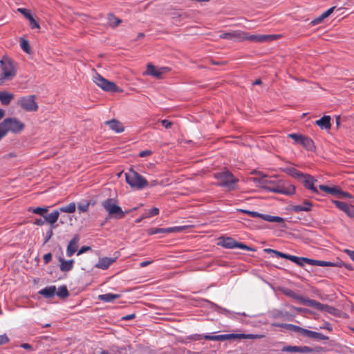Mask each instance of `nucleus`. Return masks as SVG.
<instances>
[{
  "instance_id": "nucleus-1",
  "label": "nucleus",
  "mask_w": 354,
  "mask_h": 354,
  "mask_svg": "<svg viewBox=\"0 0 354 354\" xmlns=\"http://www.w3.org/2000/svg\"><path fill=\"white\" fill-rule=\"evenodd\" d=\"M277 35H250L242 30H234L232 32V40L236 41H250L254 43H263L274 39Z\"/></svg>"
},
{
  "instance_id": "nucleus-2",
  "label": "nucleus",
  "mask_w": 354,
  "mask_h": 354,
  "mask_svg": "<svg viewBox=\"0 0 354 354\" xmlns=\"http://www.w3.org/2000/svg\"><path fill=\"white\" fill-rule=\"evenodd\" d=\"M102 206L108 212L111 218L121 219L129 213V211H123L114 198L104 200L102 202Z\"/></svg>"
},
{
  "instance_id": "nucleus-3",
  "label": "nucleus",
  "mask_w": 354,
  "mask_h": 354,
  "mask_svg": "<svg viewBox=\"0 0 354 354\" xmlns=\"http://www.w3.org/2000/svg\"><path fill=\"white\" fill-rule=\"evenodd\" d=\"M2 73L0 76V82L11 80L16 75V70L14 62L7 56H4L0 60Z\"/></svg>"
},
{
  "instance_id": "nucleus-4",
  "label": "nucleus",
  "mask_w": 354,
  "mask_h": 354,
  "mask_svg": "<svg viewBox=\"0 0 354 354\" xmlns=\"http://www.w3.org/2000/svg\"><path fill=\"white\" fill-rule=\"evenodd\" d=\"M126 182L132 187L138 190L148 185V181L135 170L131 169L125 174Z\"/></svg>"
},
{
  "instance_id": "nucleus-5",
  "label": "nucleus",
  "mask_w": 354,
  "mask_h": 354,
  "mask_svg": "<svg viewBox=\"0 0 354 354\" xmlns=\"http://www.w3.org/2000/svg\"><path fill=\"white\" fill-rule=\"evenodd\" d=\"M214 177L218 180V185L225 187L230 190L234 189L235 184L238 182V179L227 170L215 173Z\"/></svg>"
},
{
  "instance_id": "nucleus-6",
  "label": "nucleus",
  "mask_w": 354,
  "mask_h": 354,
  "mask_svg": "<svg viewBox=\"0 0 354 354\" xmlns=\"http://www.w3.org/2000/svg\"><path fill=\"white\" fill-rule=\"evenodd\" d=\"M1 124L4 128L6 133L9 131L13 133H18L24 128V123L16 118H6L1 122Z\"/></svg>"
},
{
  "instance_id": "nucleus-7",
  "label": "nucleus",
  "mask_w": 354,
  "mask_h": 354,
  "mask_svg": "<svg viewBox=\"0 0 354 354\" xmlns=\"http://www.w3.org/2000/svg\"><path fill=\"white\" fill-rule=\"evenodd\" d=\"M93 82L102 89L108 92H119L120 91L118 86L113 82L103 77L101 75L95 73L93 76Z\"/></svg>"
},
{
  "instance_id": "nucleus-8",
  "label": "nucleus",
  "mask_w": 354,
  "mask_h": 354,
  "mask_svg": "<svg viewBox=\"0 0 354 354\" xmlns=\"http://www.w3.org/2000/svg\"><path fill=\"white\" fill-rule=\"evenodd\" d=\"M17 104L26 111L33 112L38 109V105L35 102V96L33 95L19 97Z\"/></svg>"
},
{
  "instance_id": "nucleus-9",
  "label": "nucleus",
  "mask_w": 354,
  "mask_h": 354,
  "mask_svg": "<svg viewBox=\"0 0 354 354\" xmlns=\"http://www.w3.org/2000/svg\"><path fill=\"white\" fill-rule=\"evenodd\" d=\"M170 71L169 67L156 68L152 64L149 63L147 66L145 74L151 75L157 79L162 78V75Z\"/></svg>"
},
{
  "instance_id": "nucleus-10",
  "label": "nucleus",
  "mask_w": 354,
  "mask_h": 354,
  "mask_svg": "<svg viewBox=\"0 0 354 354\" xmlns=\"http://www.w3.org/2000/svg\"><path fill=\"white\" fill-rule=\"evenodd\" d=\"M304 183L306 188L310 189L313 193H318V190L315 187V183L317 182V180L315 179L312 176L308 174H304V176L300 179Z\"/></svg>"
},
{
  "instance_id": "nucleus-11",
  "label": "nucleus",
  "mask_w": 354,
  "mask_h": 354,
  "mask_svg": "<svg viewBox=\"0 0 354 354\" xmlns=\"http://www.w3.org/2000/svg\"><path fill=\"white\" fill-rule=\"evenodd\" d=\"M254 182L257 183L259 186L267 190V186H272L277 180H272L266 175L254 177Z\"/></svg>"
},
{
  "instance_id": "nucleus-12",
  "label": "nucleus",
  "mask_w": 354,
  "mask_h": 354,
  "mask_svg": "<svg viewBox=\"0 0 354 354\" xmlns=\"http://www.w3.org/2000/svg\"><path fill=\"white\" fill-rule=\"evenodd\" d=\"M80 241V236L75 234L73 239L69 241L66 248V256L68 257H72L77 250L78 243Z\"/></svg>"
},
{
  "instance_id": "nucleus-13",
  "label": "nucleus",
  "mask_w": 354,
  "mask_h": 354,
  "mask_svg": "<svg viewBox=\"0 0 354 354\" xmlns=\"http://www.w3.org/2000/svg\"><path fill=\"white\" fill-rule=\"evenodd\" d=\"M302 302L304 304L313 307L319 310H327V309L329 308L328 306L322 304L314 299H302Z\"/></svg>"
},
{
  "instance_id": "nucleus-14",
  "label": "nucleus",
  "mask_w": 354,
  "mask_h": 354,
  "mask_svg": "<svg viewBox=\"0 0 354 354\" xmlns=\"http://www.w3.org/2000/svg\"><path fill=\"white\" fill-rule=\"evenodd\" d=\"M117 257L115 258H109V257H103L100 258L98 262L95 264V267L97 268H100L102 270H106L115 261Z\"/></svg>"
},
{
  "instance_id": "nucleus-15",
  "label": "nucleus",
  "mask_w": 354,
  "mask_h": 354,
  "mask_svg": "<svg viewBox=\"0 0 354 354\" xmlns=\"http://www.w3.org/2000/svg\"><path fill=\"white\" fill-rule=\"evenodd\" d=\"M310 265L317 266L321 267H341L342 265V262L333 263L330 261H325L320 260H315L310 259Z\"/></svg>"
},
{
  "instance_id": "nucleus-16",
  "label": "nucleus",
  "mask_w": 354,
  "mask_h": 354,
  "mask_svg": "<svg viewBox=\"0 0 354 354\" xmlns=\"http://www.w3.org/2000/svg\"><path fill=\"white\" fill-rule=\"evenodd\" d=\"M38 293L46 299L53 298L56 293V287L55 286H47L40 290Z\"/></svg>"
},
{
  "instance_id": "nucleus-17",
  "label": "nucleus",
  "mask_w": 354,
  "mask_h": 354,
  "mask_svg": "<svg viewBox=\"0 0 354 354\" xmlns=\"http://www.w3.org/2000/svg\"><path fill=\"white\" fill-rule=\"evenodd\" d=\"M59 261L60 262L59 268L61 271L68 272L73 269L74 260L71 259L68 261H66L63 258L60 257L59 259Z\"/></svg>"
},
{
  "instance_id": "nucleus-18",
  "label": "nucleus",
  "mask_w": 354,
  "mask_h": 354,
  "mask_svg": "<svg viewBox=\"0 0 354 354\" xmlns=\"http://www.w3.org/2000/svg\"><path fill=\"white\" fill-rule=\"evenodd\" d=\"M312 203L308 201H305L302 205H292L290 207V210L295 212H299L301 211L308 212L311 209Z\"/></svg>"
},
{
  "instance_id": "nucleus-19",
  "label": "nucleus",
  "mask_w": 354,
  "mask_h": 354,
  "mask_svg": "<svg viewBox=\"0 0 354 354\" xmlns=\"http://www.w3.org/2000/svg\"><path fill=\"white\" fill-rule=\"evenodd\" d=\"M236 241L231 237L221 238L219 241L221 246L229 249L236 248Z\"/></svg>"
},
{
  "instance_id": "nucleus-20",
  "label": "nucleus",
  "mask_w": 354,
  "mask_h": 354,
  "mask_svg": "<svg viewBox=\"0 0 354 354\" xmlns=\"http://www.w3.org/2000/svg\"><path fill=\"white\" fill-rule=\"evenodd\" d=\"M330 117L324 115L321 119L317 120L315 124L322 129H329L330 128Z\"/></svg>"
},
{
  "instance_id": "nucleus-21",
  "label": "nucleus",
  "mask_w": 354,
  "mask_h": 354,
  "mask_svg": "<svg viewBox=\"0 0 354 354\" xmlns=\"http://www.w3.org/2000/svg\"><path fill=\"white\" fill-rule=\"evenodd\" d=\"M295 192V187L294 185L289 184L287 182L283 181L281 186V194L291 196Z\"/></svg>"
},
{
  "instance_id": "nucleus-22",
  "label": "nucleus",
  "mask_w": 354,
  "mask_h": 354,
  "mask_svg": "<svg viewBox=\"0 0 354 354\" xmlns=\"http://www.w3.org/2000/svg\"><path fill=\"white\" fill-rule=\"evenodd\" d=\"M106 124H107L109 128L117 133H121L124 131V127L122 124L115 120H112L109 121L105 122Z\"/></svg>"
},
{
  "instance_id": "nucleus-23",
  "label": "nucleus",
  "mask_w": 354,
  "mask_h": 354,
  "mask_svg": "<svg viewBox=\"0 0 354 354\" xmlns=\"http://www.w3.org/2000/svg\"><path fill=\"white\" fill-rule=\"evenodd\" d=\"M300 145L308 151H313L315 149L313 140L306 136H303Z\"/></svg>"
},
{
  "instance_id": "nucleus-24",
  "label": "nucleus",
  "mask_w": 354,
  "mask_h": 354,
  "mask_svg": "<svg viewBox=\"0 0 354 354\" xmlns=\"http://www.w3.org/2000/svg\"><path fill=\"white\" fill-rule=\"evenodd\" d=\"M14 98V95L6 91L0 92V101L3 105H8Z\"/></svg>"
},
{
  "instance_id": "nucleus-25",
  "label": "nucleus",
  "mask_w": 354,
  "mask_h": 354,
  "mask_svg": "<svg viewBox=\"0 0 354 354\" xmlns=\"http://www.w3.org/2000/svg\"><path fill=\"white\" fill-rule=\"evenodd\" d=\"M59 210H55L52 213L49 214L47 216H45V220L46 222L49 223L52 225V228L55 227L53 226V224L55 223L59 218Z\"/></svg>"
},
{
  "instance_id": "nucleus-26",
  "label": "nucleus",
  "mask_w": 354,
  "mask_h": 354,
  "mask_svg": "<svg viewBox=\"0 0 354 354\" xmlns=\"http://www.w3.org/2000/svg\"><path fill=\"white\" fill-rule=\"evenodd\" d=\"M120 297V295L119 294H112V293H107L104 295H100L98 296V299L100 301H104V302H111L114 299H118Z\"/></svg>"
},
{
  "instance_id": "nucleus-27",
  "label": "nucleus",
  "mask_w": 354,
  "mask_h": 354,
  "mask_svg": "<svg viewBox=\"0 0 354 354\" xmlns=\"http://www.w3.org/2000/svg\"><path fill=\"white\" fill-rule=\"evenodd\" d=\"M159 214V209L157 207H153L149 210L147 213L142 214L140 218L136 220V223H140L143 219L150 218L151 216L158 215Z\"/></svg>"
},
{
  "instance_id": "nucleus-28",
  "label": "nucleus",
  "mask_w": 354,
  "mask_h": 354,
  "mask_svg": "<svg viewBox=\"0 0 354 354\" xmlns=\"http://www.w3.org/2000/svg\"><path fill=\"white\" fill-rule=\"evenodd\" d=\"M290 261L295 263L296 264H297L300 266H304V263L310 265V259L306 258V257H298L292 255L291 257L290 258Z\"/></svg>"
},
{
  "instance_id": "nucleus-29",
  "label": "nucleus",
  "mask_w": 354,
  "mask_h": 354,
  "mask_svg": "<svg viewBox=\"0 0 354 354\" xmlns=\"http://www.w3.org/2000/svg\"><path fill=\"white\" fill-rule=\"evenodd\" d=\"M241 335H237V334H224V335H216V341H225V340H230V339H238L239 336Z\"/></svg>"
},
{
  "instance_id": "nucleus-30",
  "label": "nucleus",
  "mask_w": 354,
  "mask_h": 354,
  "mask_svg": "<svg viewBox=\"0 0 354 354\" xmlns=\"http://www.w3.org/2000/svg\"><path fill=\"white\" fill-rule=\"evenodd\" d=\"M283 180H279L272 186H267V190L273 193L281 194Z\"/></svg>"
},
{
  "instance_id": "nucleus-31",
  "label": "nucleus",
  "mask_w": 354,
  "mask_h": 354,
  "mask_svg": "<svg viewBox=\"0 0 354 354\" xmlns=\"http://www.w3.org/2000/svg\"><path fill=\"white\" fill-rule=\"evenodd\" d=\"M264 252L268 253V254H274L277 257H281V258H283V259H288V260H290V258L292 256L290 254H285V253H283V252H279L277 250H272V249H270V248L265 249Z\"/></svg>"
},
{
  "instance_id": "nucleus-32",
  "label": "nucleus",
  "mask_w": 354,
  "mask_h": 354,
  "mask_svg": "<svg viewBox=\"0 0 354 354\" xmlns=\"http://www.w3.org/2000/svg\"><path fill=\"white\" fill-rule=\"evenodd\" d=\"M122 22L121 19H120L119 18H118L117 17H115L114 15L113 14H110L108 16V23L109 24L113 27V28H115L116 26H118L120 23Z\"/></svg>"
},
{
  "instance_id": "nucleus-33",
  "label": "nucleus",
  "mask_w": 354,
  "mask_h": 354,
  "mask_svg": "<svg viewBox=\"0 0 354 354\" xmlns=\"http://www.w3.org/2000/svg\"><path fill=\"white\" fill-rule=\"evenodd\" d=\"M286 172L290 176L299 180L301 179V177L304 176V174L293 167L286 169Z\"/></svg>"
},
{
  "instance_id": "nucleus-34",
  "label": "nucleus",
  "mask_w": 354,
  "mask_h": 354,
  "mask_svg": "<svg viewBox=\"0 0 354 354\" xmlns=\"http://www.w3.org/2000/svg\"><path fill=\"white\" fill-rule=\"evenodd\" d=\"M76 205L75 203H71L67 205L59 207V211L66 213H73L75 211Z\"/></svg>"
},
{
  "instance_id": "nucleus-35",
  "label": "nucleus",
  "mask_w": 354,
  "mask_h": 354,
  "mask_svg": "<svg viewBox=\"0 0 354 354\" xmlns=\"http://www.w3.org/2000/svg\"><path fill=\"white\" fill-rule=\"evenodd\" d=\"M262 219L268 222L272 223H281L283 221V218L279 216H274L268 214H263Z\"/></svg>"
},
{
  "instance_id": "nucleus-36",
  "label": "nucleus",
  "mask_w": 354,
  "mask_h": 354,
  "mask_svg": "<svg viewBox=\"0 0 354 354\" xmlns=\"http://www.w3.org/2000/svg\"><path fill=\"white\" fill-rule=\"evenodd\" d=\"M57 296H59L61 298H66L68 296V291L67 290L66 286H62L59 287L57 291L56 290V293Z\"/></svg>"
},
{
  "instance_id": "nucleus-37",
  "label": "nucleus",
  "mask_w": 354,
  "mask_h": 354,
  "mask_svg": "<svg viewBox=\"0 0 354 354\" xmlns=\"http://www.w3.org/2000/svg\"><path fill=\"white\" fill-rule=\"evenodd\" d=\"M237 211L240 212H242L243 214H248L249 216H250L252 217H254V218H262V216L263 215V214H260V213H259L257 212L250 211V210H246V209H238Z\"/></svg>"
},
{
  "instance_id": "nucleus-38",
  "label": "nucleus",
  "mask_w": 354,
  "mask_h": 354,
  "mask_svg": "<svg viewBox=\"0 0 354 354\" xmlns=\"http://www.w3.org/2000/svg\"><path fill=\"white\" fill-rule=\"evenodd\" d=\"M187 228V226H175L167 227V234L169 233H180L183 232L185 229Z\"/></svg>"
},
{
  "instance_id": "nucleus-39",
  "label": "nucleus",
  "mask_w": 354,
  "mask_h": 354,
  "mask_svg": "<svg viewBox=\"0 0 354 354\" xmlns=\"http://www.w3.org/2000/svg\"><path fill=\"white\" fill-rule=\"evenodd\" d=\"M20 46L24 52H26L27 53H30V47L29 42L28 40L21 38L20 39Z\"/></svg>"
},
{
  "instance_id": "nucleus-40",
  "label": "nucleus",
  "mask_w": 354,
  "mask_h": 354,
  "mask_svg": "<svg viewBox=\"0 0 354 354\" xmlns=\"http://www.w3.org/2000/svg\"><path fill=\"white\" fill-rule=\"evenodd\" d=\"M147 233L149 235H153L159 233H167V227L166 228H158L153 227L150 228L147 230Z\"/></svg>"
},
{
  "instance_id": "nucleus-41",
  "label": "nucleus",
  "mask_w": 354,
  "mask_h": 354,
  "mask_svg": "<svg viewBox=\"0 0 354 354\" xmlns=\"http://www.w3.org/2000/svg\"><path fill=\"white\" fill-rule=\"evenodd\" d=\"M335 204L338 208L347 213L351 205H348L344 202L336 201Z\"/></svg>"
},
{
  "instance_id": "nucleus-42",
  "label": "nucleus",
  "mask_w": 354,
  "mask_h": 354,
  "mask_svg": "<svg viewBox=\"0 0 354 354\" xmlns=\"http://www.w3.org/2000/svg\"><path fill=\"white\" fill-rule=\"evenodd\" d=\"M32 212L34 214H39L44 218L45 214L48 212V207H36L32 209Z\"/></svg>"
},
{
  "instance_id": "nucleus-43",
  "label": "nucleus",
  "mask_w": 354,
  "mask_h": 354,
  "mask_svg": "<svg viewBox=\"0 0 354 354\" xmlns=\"http://www.w3.org/2000/svg\"><path fill=\"white\" fill-rule=\"evenodd\" d=\"M285 328L293 330L294 332L298 333L300 335H301L302 330L304 329L303 328L293 324H285Z\"/></svg>"
},
{
  "instance_id": "nucleus-44",
  "label": "nucleus",
  "mask_w": 354,
  "mask_h": 354,
  "mask_svg": "<svg viewBox=\"0 0 354 354\" xmlns=\"http://www.w3.org/2000/svg\"><path fill=\"white\" fill-rule=\"evenodd\" d=\"M283 352H293V353H299V346H283L281 349Z\"/></svg>"
},
{
  "instance_id": "nucleus-45",
  "label": "nucleus",
  "mask_w": 354,
  "mask_h": 354,
  "mask_svg": "<svg viewBox=\"0 0 354 354\" xmlns=\"http://www.w3.org/2000/svg\"><path fill=\"white\" fill-rule=\"evenodd\" d=\"M89 207V202L85 201L82 203H79L77 205V208L80 212H85L88 210Z\"/></svg>"
},
{
  "instance_id": "nucleus-46",
  "label": "nucleus",
  "mask_w": 354,
  "mask_h": 354,
  "mask_svg": "<svg viewBox=\"0 0 354 354\" xmlns=\"http://www.w3.org/2000/svg\"><path fill=\"white\" fill-rule=\"evenodd\" d=\"M28 20L29 21V24L32 29L40 28L39 24H38L37 21H36L35 20V19L33 18V17L32 15L28 17Z\"/></svg>"
},
{
  "instance_id": "nucleus-47",
  "label": "nucleus",
  "mask_w": 354,
  "mask_h": 354,
  "mask_svg": "<svg viewBox=\"0 0 354 354\" xmlns=\"http://www.w3.org/2000/svg\"><path fill=\"white\" fill-rule=\"evenodd\" d=\"M288 137L293 139L296 144L300 145L303 136L297 133H290L288 135Z\"/></svg>"
},
{
  "instance_id": "nucleus-48",
  "label": "nucleus",
  "mask_w": 354,
  "mask_h": 354,
  "mask_svg": "<svg viewBox=\"0 0 354 354\" xmlns=\"http://www.w3.org/2000/svg\"><path fill=\"white\" fill-rule=\"evenodd\" d=\"M315 334H316V332H315V331L309 330L304 328L301 335L315 339Z\"/></svg>"
},
{
  "instance_id": "nucleus-49",
  "label": "nucleus",
  "mask_w": 354,
  "mask_h": 354,
  "mask_svg": "<svg viewBox=\"0 0 354 354\" xmlns=\"http://www.w3.org/2000/svg\"><path fill=\"white\" fill-rule=\"evenodd\" d=\"M236 248H240V249H242V250H247V251H254V248H252L242 243H239V242H236Z\"/></svg>"
},
{
  "instance_id": "nucleus-50",
  "label": "nucleus",
  "mask_w": 354,
  "mask_h": 354,
  "mask_svg": "<svg viewBox=\"0 0 354 354\" xmlns=\"http://www.w3.org/2000/svg\"><path fill=\"white\" fill-rule=\"evenodd\" d=\"M241 335L238 337V339H256L259 338L261 337V335H252V334H241Z\"/></svg>"
},
{
  "instance_id": "nucleus-51",
  "label": "nucleus",
  "mask_w": 354,
  "mask_h": 354,
  "mask_svg": "<svg viewBox=\"0 0 354 354\" xmlns=\"http://www.w3.org/2000/svg\"><path fill=\"white\" fill-rule=\"evenodd\" d=\"M314 350L308 346H299V353H312Z\"/></svg>"
},
{
  "instance_id": "nucleus-52",
  "label": "nucleus",
  "mask_w": 354,
  "mask_h": 354,
  "mask_svg": "<svg viewBox=\"0 0 354 354\" xmlns=\"http://www.w3.org/2000/svg\"><path fill=\"white\" fill-rule=\"evenodd\" d=\"M17 12L22 14L27 19L28 16H31L30 11L24 8H19L17 9Z\"/></svg>"
},
{
  "instance_id": "nucleus-53",
  "label": "nucleus",
  "mask_w": 354,
  "mask_h": 354,
  "mask_svg": "<svg viewBox=\"0 0 354 354\" xmlns=\"http://www.w3.org/2000/svg\"><path fill=\"white\" fill-rule=\"evenodd\" d=\"M340 193H342V191L336 187L329 188L328 194L331 195L337 196Z\"/></svg>"
},
{
  "instance_id": "nucleus-54",
  "label": "nucleus",
  "mask_w": 354,
  "mask_h": 354,
  "mask_svg": "<svg viewBox=\"0 0 354 354\" xmlns=\"http://www.w3.org/2000/svg\"><path fill=\"white\" fill-rule=\"evenodd\" d=\"M220 38L232 40V32L223 33L220 35Z\"/></svg>"
},
{
  "instance_id": "nucleus-55",
  "label": "nucleus",
  "mask_w": 354,
  "mask_h": 354,
  "mask_svg": "<svg viewBox=\"0 0 354 354\" xmlns=\"http://www.w3.org/2000/svg\"><path fill=\"white\" fill-rule=\"evenodd\" d=\"M315 339H317L319 340H328V337L322 333L316 332Z\"/></svg>"
},
{
  "instance_id": "nucleus-56",
  "label": "nucleus",
  "mask_w": 354,
  "mask_h": 354,
  "mask_svg": "<svg viewBox=\"0 0 354 354\" xmlns=\"http://www.w3.org/2000/svg\"><path fill=\"white\" fill-rule=\"evenodd\" d=\"M161 124L163 127H165L166 129H170L172 126V123L167 120H161Z\"/></svg>"
},
{
  "instance_id": "nucleus-57",
  "label": "nucleus",
  "mask_w": 354,
  "mask_h": 354,
  "mask_svg": "<svg viewBox=\"0 0 354 354\" xmlns=\"http://www.w3.org/2000/svg\"><path fill=\"white\" fill-rule=\"evenodd\" d=\"M91 248L89 246H82L78 251H77V255L82 254L83 253L90 250Z\"/></svg>"
},
{
  "instance_id": "nucleus-58",
  "label": "nucleus",
  "mask_w": 354,
  "mask_h": 354,
  "mask_svg": "<svg viewBox=\"0 0 354 354\" xmlns=\"http://www.w3.org/2000/svg\"><path fill=\"white\" fill-rule=\"evenodd\" d=\"M151 153H152L151 151L145 150V151H142L139 153V156L141 158H144V157L150 156Z\"/></svg>"
},
{
  "instance_id": "nucleus-59",
  "label": "nucleus",
  "mask_w": 354,
  "mask_h": 354,
  "mask_svg": "<svg viewBox=\"0 0 354 354\" xmlns=\"http://www.w3.org/2000/svg\"><path fill=\"white\" fill-rule=\"evenodd\" d=\"M335 9V7H332L330 8H329L328 10H327L326 11H325L324 12H323L322 15V18H326L328 17L334 10Z\"/></svg>"
},
{
  "instance_id": "nucleus-60",
  "label": "nucleus",
  "mask_w": 354,
  "mask_h": 354,
  "mask_svg": "<svg viewBox=\"0 0 354 354\" xmlns=\"http://www.w3.org/2000/svg\"><path fill=\"white\" fill-rule=\"evenodd\" d=\"M52 259L51 253H47L44 256V261L45 264H48Z\"/></svg>"
},
{
  "instance_id": "nucleus-61",
  "label": "nucleus",
  "mask_w": 354,
  "mask_h": 354,
  "mask_svg": "<svg viewBox=\"0 0 354 354\" xmlns=\"http://www.w3.org/2000/svg\"><path fill=\"white\" fill-rule=\"evenodd\" d=\"M9 342L8 337L6 335H0V344H5Z\"/></svg>"
},
{
  "instance_id": "nucleus-62",
  "label": "nucleus",
  "mask_w": 354,
  "mask_h": 354,
  "mask_svg": "<svg viewBox=\"0 0 354 354\" xmlns=\"http://www.w3.org/2000/svg\"><path fill=\"white\" fill-rule=\"evenodd\" d=\"M53 234V230L51 228L46 232V236L45 238L44 243H46L49 241V239L52 237Z\"/></svg>"
},
{
  "instance_id": "nucleus-63",
  "label": "nucleus",
  "mask_w": 354,
  "mask_h": 354,
  "mask_svg": "<svg viewBox=\"0 0 354 354\" xmlns=\"http://www.w3.org/2000/svg\"><path fill=\"white\" fill-rule=\"evenodd\" d=\"M344 252L354 261V251L346 249Z\"/></svg>"
},
{
  "instance_id": "nucleus-64",
  "label": "nucleus",
  "mask_w": 354,
  "mask_h": 354,
  "mask_svg": "<svg viewBox=\"0 0 354 354\" xmlns=\"http://www.w3.org/2000/svg\"><path fill=\"white\" fill-rule=\"evenodd\" d=\"M346 214L348 216L354 218V207L351 205Z\"/></svg>"
}]
</instances>
